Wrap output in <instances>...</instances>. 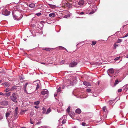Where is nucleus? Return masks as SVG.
<instances>
[{
  "label": "nucleus",
  "mask_w": 128,
  "mask_h": 128,
  "mask_svg": "<svg viewBox=\"0 0 128 128\" xmlns=\"http://www.w3.org/2000/svg\"><path fill=\"white\" fill-rule=\"evenodd\" d=\"M12 14L14 18L17 20H20L23 16L20 12L19 11H15L12 12Z\"/></svg>",
  "instance_id": "obj_1"
},
{
  "label": "nucleus",
  "mask_w": 128,
  "mask_h": 128,
  "mask_svg": "<svg viewBox=\"0 0 128 128\" xmlns=\"http://www.w3.org/2000/svg\"><path fill=\"white\" fill-rule=\"evenodd\" d=\"M62 3L64 6L70 8L72 7L73 2L71 0H62Z\"/></svg>",
  "instance_id": "obj_2"
},
{
  "label": "nucleus",
  "mask_w": 128,
  "mask_h": 128,
  "mask_svg": "<svg viewBox=\"0 0 128 128\" xmlns=\"http://www.w3.org/2000/svg\"><path fill=\"white\" fill-rule=\"evenodd\" d=\"M6 117L7 120L9 121H12L13 122L14 120V117H13L12 112L10 111H8L6 113Z\"/></svg>",
  "instance_id": "obj_3"
},
{
  "label": "nucleus",
  "mask_w": 128,
  "mask_h": 128,
  "mask_svg": "<svg viewBox=\"0 0 128 128\" xmlns=\"http://www.w3.org/2000/svg\"><path fill=\"white\" fill-rule=\"evenodd\" d=\"M76 82L75 79L74 78L73 79V77L71 76L70 78L66 81V82L68 84V86L73 85Z\"/></svg>",
  "instance_id": "obj_4"
},
{
  "label": "nucleus",
  "mask_w": 128,
  "mask_h": 128,
  "mask_svg": "<svg viewBox=\"0 0 128 128\" xmlns=\"http://www.w3.org/2000/svg\"><path fill=\"white\" fill-rule=\"evenodd\" d=\"M18 97V95L16 92L13 93L12 95L10 96V99L15 103H16L17 102V99Z\"/></svg>",
  "instance_id": "obj_5"
},
{
  "label": "nucleus",
  "mask_w": 128,
  "mask_h": 128,
  "mask_svg": "<svg viewBox=\"0 0 128 128\" xmlns=\"http://www.w3.org/2000/svg\"><path fill=\"white\" fill-rule=\"evenodd\" d=\"M84 1L83 0H78L77 2H75L73 4V5L75 7H78V5L82 6L84 4Z\"/></svg>",
  "instance_id": "obj_6"
},
{
  "label": "nucleus",
  "mask_w": 128,
  "mask_h": 128,
  "mask_svg": "<svg viewBox=\"0 0 128 128\" xmlns=\"http://www.w3.org/2000/svg\"><path fill=\"white\" fill-rule=\"evenodd\" d=\"M18 108L16 107L14 110V120H16L18 118Z\"/></svg>",
  "instance_id": "obj_7"
},
{
  "label": "nucleus",
  "mask_w": 128,
  "mask_h": 128,
  "mask_svg": "<svg viewBox=\"0 0 128 128\" xmlns=\"http://www.w3.org/2000/svg\"><path fill=\"white\" fill-rule=\"evenodd\" d=\"M40 80H38L34 82V84L36 86V90H37L40 87Z\"/></svg>",
  "instance_id": "obj_8"
},
{
  "label": "nucleus",
  "mask_w": 128,
  "mask_h": 128,
  "mask_svg": "<svg viewBox=\"0 0 128 128\" xmlns=\"http://www.w3.org/2000/svg\"><path fill=\"white\" fill-rule=\"evenodd\" d=\"M10 12L7 10H3L2 14L5 16H7L10 14Z\"/></svg>",
  "instance_id": "obj_9"
},
{
  "label": "nucleus",
  "mask_w": 128,
  "mask_h": 128,
  "mask_svg": "<svg viewBox=\"0 0 128 128\" xmlns=\"http://www.w3.org/2000/svg\"><path fill=\"white\" fill-rule=\"evenodd\" d=\"M114 73V69L113 68H110L109 69L108 71V75L110 77L112 76H111L110 74H112Z\"/></svg>",
  "instance_id": "obj_10"
},
{
  "label": "nucleus",
  "mask_w": 128,
  "mask_h": 128,
  "mask_svg": "<svg viewBox=\"0 0 128 128\" xmlns=\"http://www.w3.org/2000/svg\"><path fill=\"white\" fill-rule=\"evenodd\" d=\"M41 94L42 95H45L47 96L49 95L48 92V90L45 89L43 90L41 92Z\"/></svg>",
  "instance_id": "obj_11"
},
{
  "label": "nucleus",
  "mask_w": 128,
  "mask_h": 128,
  "mask_svg": "<svg viewBox=\"0 0 128 128\" xmlns=\"http://www.w3.org/2000/svg\"><path fill=\"white\" fill-rule=\"evenodd\" d=\"M28 84V83H26L24 85V91L25 92V93L27 94H31L32 93V92H27V91L26 89V88L27 86V85Z\"/></svg>",
  "instance_id": "obj_12"
},
{
  "label": "nucleus",
  "mask_w": 128,
  "mask_h": 128,
  "mask_svg": "<svg viewBox=\"0 0 128 128\" xmlns=\"http://www.w3.org/2000/svg\"><path fill=\"white\" fill-rule=\"evenodd\" d=\"M77 62H72L69 65L70 67H74L77 65Z\"/></svg>",
  "instance_id": "obj_13"
},
{
  "label": "nucleus",
  "mask_w": 128,
  "mask_h": 128,
  "mask_svg": "<svg viewBox=\"0 0 128 128\" xmlns=\"http://www.w3.org/2000/svg\"><path fill=\"white\" fill-rule=\"evenodd\" d=\"M0 104L2 105L7 106L8 104V102L7 101L4 100L0 102Z\"/></svg>",
  "instance_id": "obj_14"
},
{
  "label": "nucleus",
  "mask_w": 128,
  "mask_h": 128,
  "mask_svg": "<svg viewBox=\"0 0 128 128\" xmlns=\"http://www.w3.org/2000/svg\"><path fill=\"white\" fill-rule=\"evenodd\" d=\"M83 84L86 86H91L90 84L88 82H87L86 81L83 82Z\"/></svg>",
  "instance_id": "obj_15"
},
{
  "label": "nucleus",
  "mask_w": 128,
  "mask_h": 128,
  "mask_svg": "<svg viewBox=\"0 0 128 128\" xmlns=\"http://www.w3.org/2000/svg\"><path fill=\"white\" fill-rule=\"evenodd\" d=\"M2 85H3L5 87H7L9 86V84L8 83L6 82L4 83H2Z\"/></svg>",
  "instance_id": "obj_16"
},
{
  "label": "nucleus",
  "mask_w": 128,
  "mask_h": 128,
  "mask_svg": "<svg viewBox=\"0 0 128 128\" xmlns=\"http://www.w3.org/2000/svg\"><path fill=\"white\" fill-rule=\"evenodd\" d=\"M75 112L77 113L80 114L81 113V111L80 109L78 108L76 110Z\"/></svg>",
  "instance_id": "obj_17"
},
{
  "label": "nucleus",
  "mask_w": 128,
  "mask_h": 128,
  "mask_svg": "<svg viewBox=\"0 0 128 128\" xmlns=\"http://www.w3.org/2000/svg\"><path fill=\"white\" fill-rule=\"evenodd\" d=\"M124 90H126L128 89V84H127L125 85L123 87Z\"/></svg>",
  "instance_id": "obj_18"
},
{
  "label": "nucleus",
  "mask_w": 128,
  "mask_h": 128,
  "mask_svg": "<svg viewBox=\"0 0 128 128\" xmlns=\"http://www.w3.org/2000/svg\"><path fill=\"white\" fill-rule=\"evenodd\" d=\"M56 16V14H55L52 13L50 14L49 15V16L50 17H55Z\"/></svg>",
  "instance_id": "obj_19"
},
{
  "label": "nucleus",
  "mask_w": 128,
  "mask_h": 128,
  "mask_svg": "<svg viewBox=\"0 0 128 128\" xmlns=\"http://www.w3.org/2000/svg\"><path fill=\"white\" fill-rule=\"evenodd\" d=\"M42 50H45L47 51H50L51 50V48H43Z\"/></svg>",
  "instance_id": "obj_20"
},
{
  "label": "nucleus",
  "mask_w": 128,
  "mask_h": 128,
  "mask_svg": "<svg viewBox=\"0 0 128 128\" xmlns=\"http://www.w3.org/2000/svg\"><path fill=\"white\" fill-rule=\"evenodd\" d=\"M57 92L58 93V92H60V89H61L60 87V86L58 87V86L57 87Z\"/></svg>",
  "instance_id": "obj_21"
},
{
  "label": "nucleus",
  "mask_w": 128,
  "mask_h": 128,
  "mask_svg": "<svg viewBox=\"0 0 128 128\" xmlns=\"http://www.w3.org/2000/svg\"><path fill=\"white\" fill-rule=\"evenodd\" d=\"M42 110H43L42 113L43 114H45L46 112V109L44 107H43L42 108Z\"/></svg>",
  "instance_id": "obj_22"
},
{
  "label": "nucleus",
  "mask_w": 128,
  "mask_h": 128,
  "mask_svg": "<svg viewBox=\"0 0 128 128\" xmlns=\"http://www.w3.org/2000/svg\"><path fill=\"white\" fill-rule=\"evenodd\" d=\"M51 111V109L50 108H48L46 112V114H48Z\"/></svg>",
  "instance_id": "obj_23"
},
{
  "label": "nucleus",
  "mask_w": 128,
  "mask_h": 128,
  "mask_svg": "<svg viewBox=\"0 0 128 128\" xmlns=\"http://www.w3.org/2000/svg\"><path fill=\"white\" fill-rule=\"evenodd\" d=\"M35 4H31L29 5V7L32 8H33Z\"/></svg>",
  "instance_id": "obj_24"
},
{
  "label": "nucleus",
  "mask_w": 128,
  "mask_h": 128,
  "mask_svg": "<svg viewBox=\"0 0 128 128\" xmlns=\"http://www.w3.org/2000/svg\"><path fill=\"white\" fill-rule=\"evenodd\" d=\"M16 88V86H12L10 89V91H12L14 90V89Z\"/></svg>",
  "instance_id": "obj_25"
},
{
  "label": "nucleus",
  "mask_w": 128,
  "mask_h": 128,
  "mask_svg": "<svg viewBox=\"0 0 128 128\" xmlns=\"http://www.w3.org/2000/svg\"><path fill=\"white\" fill-rule=\"evenodd\" d=\"M40 103V102L39 101H37L36 102H34V104L35 105H38Z\"/></svg>",
  "instance_id": "obj_26"
},
{
  "label": "nucleus",
  "mask_w": 128,
  "mask_h": 128,
  "mask_svg": "<svg viewBox=\"0 0 128 128\" xmlns=\"http://www.w3.org/2000/svg\"><path fill=\"white\" fill-rule=\"evenodd\" d=\"M10 92H8V93H6L4 94L5 95H6L7 96H9L10 95Z\"/></svg>",
  "instance_id": "obj_27"
},
{
  "label": "nucleus",
  "mask_w": 128,
  "mask_h": 128,
  "mask_svg": "<svg viewBox=\"0 0 128 128\" xmlns=\"http://www.w3.org/2000/svg\"><path fill=\"white\" fill-rule=\"evenodd\" d=\"M96 43V42L95 41H93L92 42V43L91 45L92 46H93Z\"/></svg>",
  "instance_id": "obj_28"
},
{
  "label": "nucleus",
  "mask_w": 128,
  "mask_h": 128,
  "mask_svg": "<svg viewBox=\"0 0 128 128\" xmlns=\"http://www.w3.org/2000/svg\"><path fill=\"white\" fill-rule=\"evenodd\" d=\"M9 91H10V89L9 88H7L5 90V91L6 92H8Z\"/></svg>",
  "instance_id": "obj_29"
},
{
  "label": "nucleus",
  "mask_w": 128,
  "mask_h": 128,
  "mask_svg": "<svg viewBox=\"0 0 128 128\" xmlns=\"http://www.w3.org/2000/svg\"><path fill=\"white\" fill-rule=\"evenodd\" d=\"M118 44L115 43L114 44V46L115 48H116L118 46Z\"/></svg>",
  "instance_id": "obj_30"
},
{
  "label": "nucleus",
  "mask_w": 128,
  "mask_h": 128,
  "mask_svg": "<svg viewBox=\"0 0 128 128\" xmlns=\"http://www.w3.org/2000/svg\"><path fill=\"white\" fill-rule=\"evenodd\" d=\"M59 48L60 50H66V49L62 47V46H60L59 47Z\"/></svg>",
  "instance_id": "obj_31"
},
{
  "label": "nucleus",
  "mask_w": 128,
  "mask_h": 128,
  "mask_svg": "<svg viewBox=\"0 0 128 128\" xmlns=\"http://www.w3.org/2000/svg\"><path fill=\"white\" fill-rule=\"evenodd\" d=\"M78 14H80L82 15L85 14V13L83 12H78Z\"/></svg>",
  "instance_id": "obj_32"
},
{
  "label": "nucleus",
  "mask_w": 128,
  "mask_h": 128,
  "mask_svg": "<svg viewBox=\"0 0 128 128\" xmlns=\"http://www.w3.org/2000/svg\"><path fill=\"white\" fill-rule=\"evenodd\" d=\"M70 106H68L66 109L67 112H69L70 110Z\"/></svg>",
  "instance_id": "obj_33"
},
{
  "label": "nucleus",
  "mask_w": 128,
  "mask_h": 128,
  "mask_svg": "<svg viewBox=\"0 0 128 128\" xmlns=\"http://www.w3.org/2000/svg\"><path fill=\"white\" fill-rule=\"evenodd\" d=\"M66 120L65 119H64L62 121V123L63 124H64L66 123Z\"/></svg>",
  "instance_id": "obj_34"
},
{
  "label": "nucleus",
  "mask_w": 128,
  "mask_h": 128,
  "mask_svg": "<svg viewBox=\"0 0 128 128\" xmlns=\"http://www.w3.org/2000/svg\"><path fill=\"white\" fill-rule=\"evenodd\" d=\"M120 72L119 70H118L116 71L115 73V74L116 76Z\"/></svg>",
  "instance_id": "obj_35"
},
{
  "label": "nucleus",
  "mask_w": 128,
  "mask_h": 128,
  "mask_svg": "<svg viewBox=\"0 0 128 128\" xmlns=\"http://www.w3.org/2000/svg\"><path fill=\"white\" fill-rule=\"evenodd\" d=\"M120 58V57H117L114 59V60H118Z\"/></svg>",
  "instance_id": "obj_36"
},
{
  "label": "nucleus",
  "mask_w": 128,
  "mask_h": 128,
  "mask_svg": "<svg viewBox=\"0 0 128 128\" xmlns=\"http://www.w3.org/2000/svg\"><path fill=\"white\" fill-rule=\"evenodd\" d=\"M86 91L88 92H90L91 91V90L90 88H88L86 89Z\"/></svg>",
  "instance_id": "obj_37"
},
{
  "label": "nucleus",
  "mask_w": 128,
  "mask_h": 128,
  "mask_svg": "<svg viewBox=\"0 0 128 128\" xmlns=\"http://www.w3.org/2000/svg\"><path fill=\"white\" fill-rule=\"evenodd\" d=\"M36 14L38 16H40L42 14L40 13H38Z\"/></svg>",
  "instance_id": "obj_38"
},
{
  "label": "nucleus",
  "mask_w": 128,
  "mask_h": 128,
  "mask_svg": "<svg viewBox=\"0 0 128 128\" xmlns=\"http://www.w3.org/2000/svg\"><path fill=\"white\" fill-rule=\"evenodd\" d=\"M118 82V80H116L115 81V84L116 85V84H117V83Z\"/></svg>",
  "instance_id": "obj_39"
},
{
  "label": "nucleus",
  "mask_w": 128,
  "mask_h": 128,
  "mask_svg": "<svg viewBox=\"0 0 128 128\" xmlns=\"http://www.w3.org/2000/svg\"><path fill=\"white\" fill-rule=\"evenodd\" d=\"M103 110L104 112L106 109V107L104 106L103 108Z\"/></svg>",
  "instance_id": "obj_40"
},
{
  "label": "nucleus",
  "mask_w": 128,
  "mask_h": 128,
  "mask_svg": "<svg viewBox=\"0 0 128 128\" xmlns=\"http://www.w3.org/2000/svg\"><path fill=\"white\" fill-rule=\"evenodd\" d=\"M64 61L62 60V61L60 63V64H63L64 63Z\"/></svg>",
  "instance_id": "obj_41"
},
{
  "label": "nucleus",
  "mask_w": 128,
  "mask_h": 128,
  "mask_svg": "<svg viewBox=\"0 0 128 128\" xmlns=\"http://www.w3.org/2000/svg\"><path fill=\"white\" fill-rule=\"evenodd\" d=\"M3 118V117L2 115L0 114V120Z\"/></svg>",
  "instance_id": "obj_42"
},
{
  "label": "nucleus",
  "mask_w": 128,
  "mask_h": 128,
  "mask_svg": "<svg viewBox=\"0 0 128 128\" xmlns=\"http://www.w3.org/2000/svg\"><path fill=\"white\" fill-rule=\"evenodd\" d=\"M0 95L4 96L5 95V94L2 92H0Z\"/></svg>",
  "instance_id": "obj_43"
},
{
  "label": "nucleus",
  "mask_w": 128,
  "mask_h": 128,
  "mask_svg": "<svg viewBox=\"0 0 128 128\" xmlns=\"http://www.w3.org/2000/svg\"><path fill=\"white\" fill-rule=\"evenodd\" d=\"M27 92H32V90H31V89H30V90H29L28 89L27 90Z\"/></svg>",
  "instance_id": "obj_44"
},
{
  "label": "nucleus",
  "mask_w": 128,
  "mask_h": 128,
  "mask_svg": "<svg viewBox=\"0 0 128 128\" xmlns=\"http://www.w3.org/2000/svg\"><path fill=\"white\" fill-rule=\"evenodd\" d=\"M86 123L84 122H82V125L83 126H85L86 125Z\"/></svg>",
  "instance_id": "obj_45"
},
{
  "label": "nucleus",
  "mask_w": 128,
  "mask_h": 128,
  "mask_svg": "<svg viewBox=\"0 0 128 128\" xmlns=\"http://www.w3.org/2000/svg\"><path fill=\"white\" fill-rule=\"evenodd\" d=\"M122 91V89H119L118 90V92H121Z\"/></svg>",
  "instance_id": "obj_46"
},
{
  "label": "nucleus",
  "mask_w": 128,
  "mask_h": 128,
  "mask_svg": "<svg viewBox=\"0 0 128 128\" xmlns=\"http://www.w3.org/2000/svg\"><path fill=\"white\" fill-rule=\"evenodd\" d=\"M46 127L45 126H41L39 128H46Z\"/></svg>",
  "instance_id": "obj_47"
},
{
  "label": "nucleus",
  "mask_w": 128,
  "mask_h": 128,
  "mask_svg": "<svg viewBox=\"0 0 128 128\" xmlns=\"http://www.w3.org/2000/svg\"><path fill=\"white\" fill-rule=\"evenodd\" d=\"M128 36V33L127 34H126V35H125L124 37L123 38H125V37H126L127 36Z\"/></svg>",
  "instance_id": "obj_48"
},
{
  "label": "nucleus",
  "mask_w": 128,
  "mask_h": 128,
  "mask_svg": "<svg viewBox=\"0 0 128 128\" xmlns=\"http://www.w3.org/2000/svg\"><path fill=\"white\" fill-rule=\"evenodd\" d=\"M30 123L32 124H33L34 123V122L31 120V119H30Z\"/></svg>",
  "instance_id": "obj_49"
},
{
  "label": "nucleus",
  "mask_w": 128,
  "mask_h": 128,
  "mask_svg": "<svg viewBox=\"0 0 128 128\" xmlns=\"http://www.w3.org/2000/svg\"><path fill=\"white\" fill-rule=\"evenodd\" d=\"M49 5H50V7H51L52 8H53L54 7V5H51L50 4H49Z\"/></svg>",
  "instance_id": "obj_50"
},
{
  "label": "nucleus",
  "mask_w": 128,
  "mask_h": 128,
  "mask_svg": "<svg viewBox=\"0 0 128 128\" xmlns=\"http://www.w3.org/2000/svg\"><path fill=\"white\" fill-rule=\"evenodd\" d=\"M31 32L32 34V35L33 36H36V34H33V33L34 32L33 31H32V32Z\"/></svg>",
  "instance_id": "obj_51"
},
{
  "label": "nucleus",
  "mask_w": 128,
  "mask_h": 128,
  "mask_svg": "<svg viewBox=\"0 0 128 128\" xmlns=\"http://www.w3.org/2000/svg\"><path fill=\"white\" fill-rule=\"evenodd\" d=\"M34 107L36 108H39V107L38 106H34Z\"/></svg>",
  "instance_id": "obj_52"
},
{
  "label": "nucleus",
  "mask_w": 128,
  "mask_h": 128,
  "mask_svg": "<svg viewBox=\"0 0 128 128\" xmlns=\"http://www.w3.org/2000/svg\"><path fill=\"white\" fill-rule=\"evenodd\" d=\"M94 12L92 11V12H90V13H89V14H93Z\"/></svg>",
  "instance_id": "obj_53"
},
{
  "label": "nucleus",
  "mask_w": 128,
  "mask_h": 128,
  "mask_svg": "<svg viewBox=\"0 0 128 128\" xmlns=\"http://www.w3.org/2000/svg\"><path fill=\"white\" fill-rule=\"evenodd\" d=\"M70 16V14H69L68 15H66L65 16V18H67L68 16H69V17Z\"/></svg>",
  "instance_id": "obj_54"
},
{
  "label": "nucleus",
  "mask_w": 128,
  "mask_h": 128,
  "mask_svg": "<svg viewBox=\"0 0 128 128\" xmlns=\"http://www.w3.org/2000/svg\"><path fill=\"white\" fill-rule=\"evenodd\" d=\"M57 96V94H56V93H55L54 94V96L55 97H56Z\"/></svg>",
  "instance_id": "obj_55"
},
{
  "label": "nucleus",
  "mask_w": 128,
  "mask_h": 128,
  "mask_svg": "<svg viewBox=\"0 0 128 128\" xmlns=\"http://www.w3.org/2000/svg\"><path fill=\"white\" fill-rule=\"evenodd\" d=\"M59 105H60V106H62L63 105V104L62 103H61V104L60 103L59 104Z\"/></svg>",
  "instance_id": "obj_56"
},
{
  "label": "nucleus",
  "mask_w": 128,
  "mask_h": 128,
  "mask_svg": "<svg viewBox=\"0 0 128 128\" xmlns=\"http://www.w3.org/2000/svg\"><path fill=\"white\" fill-rule=\"evenodd\" d=\"M94 94H93V96H95H95H97L98 95V94L96 95H96H94Z\"/></svg>",
  "instance_id": "obj_57"
},
{
  "label": "nucleus",
  "mask_w": 128,
  "mask_h": 128,
  "mask_svg": "<svg viewBox=\"0 0 128 128\" xmlns=\"http://www.w3.org/2000/svg\"><path fill=\"white\" fill-rule=\"evenodd\" d=\"M94 94H93V96H95H95H97L98 95V94L96 95H96H94Z\"/></svg>",
  "instance_id": "obj_58"
},
{
  "label": "nucleus",
  "mask_w": 128,
  "mask_h": 128,
  "mask_svg": "<svg viewBox=\"0 0 128 128\" xmlns=\"http://www.w3.org/2000/svg\"><path fill=\"white\" fill-rule=\"evenodd\" d=\"M65 86L64 85L62 87V89H64V88Z\"/></svg>",
  "instance_id": "obj_59"
},
{
  "label": "nucleus",
  "mask_w": 128,
  "mask_h": 128,
  "mask_svg": "<svg viewBox=\"0 0 128 128\" xmlns=\"http://www.w3.org/2000/svg\"><path fill=\"white\" fill-rule=\"evenodd\" d=\"M40 63L42 64H45L44 62H41Z\"/></svg>",
  "instance_id": "obj_60"
},
{
  "label": "nucleus",
  "mask_w": 128,
  "mask_h": 128,
  "mask_svg": "<svg viewBox=\"0 0 128 128\" xmlns=\"http://www.w3.org/2000/svg\"><path fill=\"white\" fill-rule=\"evenodd\" d=\"M72 128H76V126H74Z\"/></svg>",
  "instance_id": "obj_61"
},
{
  "label": "nucleus",
  "mask_w": 128,
  "mask_h": 128,
  "mask_svg": "<svg viewBox=\"0 0 128 128\" xmlns=\"http://www.w3.org/2000/svg\"><path fill=\"white\" fill-rule=\"evenodd\" d=\"M2 82V80H0V83Z\"/></svg>",
  "instance_id": "obj_62"
},
{
  "label": "nucleus",
  "mask_w": 128,
  "mask_h": 128,
  "mask_svg": "<svg viewBox=\"0 0 128 128\" xmlns=\"http://www.w3.org/2000/svg\"><path fill=\"white\" fill-rule=\"evenodd\" d=\"M21 128H26L25 127H22Z\"/></svg>",
  "instance_id": "obj_63"
},
{
  "label": "nucleus",
  "mask_w": 128,
  "mask_h": 128,
  "mask_svg": "<svg viewBox=\"0 0 128 128\" xmlns=\"http://www.w3.org/2000/svg\"><path fill=\"white\" fill-rule=\"evenodd\" d=\"M126 58H128V54L126 56Z\"/></svg>",
  "instance_id": "obj_64"
}]
</instances>
